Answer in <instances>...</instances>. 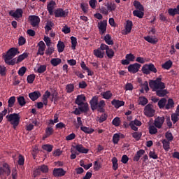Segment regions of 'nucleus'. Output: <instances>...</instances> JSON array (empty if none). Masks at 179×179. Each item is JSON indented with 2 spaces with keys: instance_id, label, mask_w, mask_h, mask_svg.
<instances>
[{
  "instance_id": "29",
  "label": "nucleus",
  "mask_w": 179,
  "mask_h": 179,
  "mask_svg": "<svg viewBox=\"0 0 179 179\" xmlns=\"http://www.w3.org/2000/svg\"><path fill=\"white\" fill-rule=\"evenodd\" d=\"M155 92L158 97H164V96H166V94H167L168 93L167 90H164V89L157 90Z\"/></svg>"
},
{
  "instance_id": "40",
  "label": "nucleus",
  "mask_w": 179,
  "mask_h": 179,
  "mask_svg": "<svg viewBox=\"0 0 179 179\" xmlns=\"http://www.w3.org/2000/svg\"><path fill=\"white\" fill-rule=\"evenodd\" d=\"M134 6L136 8V9H138V10H145L143 5H142L141 2L136 0L134 1Z\"/></svg>"
},
{
  "instance_id": "35",
  "label": "nucleus",
  "mask_w": 179,
  "mask_h": 179,
  "mask_svg": "<svg viewBox=\"0 0 179 179\" xmlns=\"http://www.w3.org/2000/svg\"><path fill=\"white\" fill-rule=\"evenodd\" d=\"M57 47L58 52H64V50H65V43L61 41H59Z\"/></svg>"
},
{
  "instance_id": "56",
  "label": "nucleus",
  "mask_w": 179,
  "mask_h": 179,
  "mask_svg": "<svg viewBox=\"0 0 179 179\" xmlns=\"http://www.w3.org/2000/svg\"><path fill=\"white\" fill-rule=\"evenodd\" d=\"M80 8H81L83 12H84V13H87V10H88L87 9L89 8V4L85 3H81Z\"/></svg>"
},
{
  "instance_id": "64",
  "label": "nucleus",
  "mask_w": 179,
  "mask_h": 179,
  "mask_svg": "<svg viewBox=\"0 0 179 179\" xmlns=\"http://www.w3.org/2000/svg\"><path fill=\"white\" fill-rule=\"evenodd\" d=\"M18 44L19 45H24V44H26V38L23 36H20L18 38Z\"/></svg>"
},
{
  "instance_id": "28",
  "label": "nucleus",
  "mask_w": 179,
  "mask_h": 179,
  "mask_svg": "<svg viewBox=\"0 0 179 179\" xmlns=\"http://www.w3.org/2000/svg\"><path fill=\"white\" fill-rule=\"evenodd\" d=\"M138 103L139 106H145L149 103V100H148L145 96H140L138 97Z\"/></svg>"
},
{
  "instance_id": "11",
  "label": "nucleus",
  "mask_w": 179,
  "mask_h": 179,
  "mask_svg": "<svg viewBox=\"0 0 179 179\" xmlns=\"http://www.w3.org/2000/svg\"><path fill=\"white\" fill-rule=\"evenodd\" d=\"M73 148L79 153H83L84 155H87V153H89V149L85 148L82 144H77L76 145H73Z\"/></svg>"
},
{
  "instance_id": "6",
  "label": "nucleus",
  "mask_w": 179,
  "mask_h": 179,
  "mask_svg": "<svg viewBox=\"0 0 179 179\" xmlns=\"http://www.w3.org/2000/svg\"><path fill=\"white\" fill-rule=\"evenodd\" d=\"M30 24L32 27H38L40 24V17L37 15H30L29 17Z\"/></svg>"
},
{
  "instance_id": "8",
  "label": "nucleus",
  "mask_w": 179,
  "mask_h": 179,
  "mask_svg": "<svg viewBox=\"0 0 179 179\" xmlns=\"http://www.w3.org/2000/svg\"><path fill=\"white\" fill-rule=\"evenodd\" d=\"M9 15L15 17V20L20 19V17H22L23 16V10L22 8H17L15 11L10 10Z\"/></svg>"
},
{
  "instance_id": "1",
  "label": "nucleus",
  "mask_w": 179,
  "mask_h": 179,
  "mask_svg": "<svg viewBox=\"0 0 179 179\" xmlns=\"http://www.w3.org/2000/svg\"><path fill=\"white\" fill-rule=\"evenodd\" d=\"M90 104L92 111H94V110H97L99 113H104L106 111V109H104V107H106V101L101 100L99 101V97L96 96L92 98L90 101Z\"/></svg>"
},
{
  "instance_id": "41",
  "label": "nucleus",
  "mask_w": 179,
  "mask_h": 179,
  "mask_svg": "<svg viewBox=\"0 0 179 179\" xmlns=\"http://www.w3.org/2000/svg\"><path fill=\"white\" fill-rule=\"evenodd\" d=\"M17 103L20 104L21 107L26 106V99H24V96H20L17 98Z\"/></svg>"
},
{
  "instance_id": "26",
  "label": "nucleus",
  "mask_w": 179,
  "mask_h": 179,
  "mask_svg": "<svg viewBox=\"0 0 179 179\" xmlns=\"http://www.w3.org/2000/svg\"><path fill=\"white\" fill-rule=\"evenodd\" d=\"M134 26V23L132 22V21L127 20L126 21V25H125V30H126V33H131V30H132V27Z\"/></svg>"
},
{
  "instance_id": "48",
  "label": "nucleus",
  "mask_w": 179,
  "mask_h": 179,
  "mask_svg": "<svg viewBox=\"0 0 179 179\" xmlns=\"http://www.w3.org/2000/svg\"><path fill=\"white\" fill-rule=\"evenodd\" d=\"M118 142H120V134L116 133L113 136V143L114 145H118Z\"/></svg>"
},
{
  "instance_id": "50",
  "label": "nucleus",
  "mask_w": 179,
  "mask_h": 179,
  "mask_svg": "<svg viewBox=\"0 0 179 179\" xmlns=\"http://www.w3.org/2000/svg\"><path fill=\"white\" fill-rule=\"evenodd\" d=\"M52 148L53 146L50 144H45L42 146V149H43V150H46V152H52Z\"/></svg>"
},
{
  "instance_id": "45",
  "label": "nucleus",
  "mask_w": 179,
  "mask_h": 179,
  "mask_svg": "<svg viewBox=\"0 0 179 179\" xmlns=\"http://www.w3.org/2000/svg\"><path fill=\"white\" fill-rule=\"evenodd\" d=\"M112 163H113V169L116 171V170H118V159H117V157H113L112 159Z\"/></svg>"
},
{
  "instance_id": "53",
  "label": "nucleus",
  "mask_w": 179,
  "mask_h": 179,
  "mask_svg": "<svg viewBox=\"0 0 179 179\" xmlns=\"http://www.w3.org/2000/svg\"><path fill=\"white\" fill-rule=\"evenodd\" d=\"M107 57L111 59L114 57V50L113 49L109 48L106 51Z\"/></svg>"
},
{
  "instance_id": "62",
  "label": "nucleus",
  "mask_w": 179,
  "mask_h": 179,
  "mask_svg": "<svg viewBox=\"0 0 179 179\" xmlns=\"http://www.w3.org/2000/svg\"><path fill=\"white\" fill-rule=\"evenodd\" d=\"M17 163L19 166H23L24 164V157H23V155H19Z\"/></svg>"
},
{
  "instance_id": "34",
  "label": "nucleus",
  "mask_w": 179,
  "mask_h": 179,
  "mask_svg": "<svg viewBox=\"0 0 179 179\" xmlns=\"http://www.w3.org/2000/svg\"><path fill=\"white\" fill-rule=\"evenodd\" d=\"M104 41L108 44V45H114V41H113V39L111 38V35L110 34H106L104 36Z\"/></svg>"
},
{
  "instance_id": "42",
  "label": "nucleus",
  "mask_w": 179,
  "mask_h": 179,
  "mask_svg": "<svg viewBox=\"0 0 179 179\" xmlns=\"http://www.w3.org/2000/svg\"><path fill=\"white\" fill-rule=\"evenodd\" d=\"M71 48L73 50H76V45H78V38L75 36H71Z\"/></svg>"
},
{
  "instance_id": "9",
  "label": "nucleus",
  "mask_w": 179,
  "mask_h": 179,
  "mask_svg": "<svg viewBox=\"0 0 179 179\" xmlns=\"http://www.w3.org/2000/svg\"><path fill=\"white\" fill-rule=\"evenodd\" d=\"M141 65L138 63H134L133 64L129 65L127 69L130 73H136L139 72Z\"/></svg>"
},
{
  "instance_id": "27",
  "label": "nucleus",
  "mask_w": 179,
  "mask_h": 179,
  "mask_svg": "<svg viewBox=\"0 0 179 179\" xmlns=\"http://www.w3.org/2000/svg\"><path fill=\"white\" fill-rule=\"evenodd\" d=\"M104 51H102L99 48L94 50V55L97 58H104Z\"/></svg>"
},
{
  "instance_id": "36",
  "label": "nucleus",
  "mask_w": 179,
  "mask_h": 179,
  "mask_svg": "<svg viewBox=\"0 0 179 179\" xmlns=\"http://www.w3.org/2000/svg\"><path fill=\"white\" fill-rule=\"evenodd\" d=\"M27 57H29V53L27 52H24L22 55H20L17 59L16 64H20V62H22V61L26 59Z\"/></svg>"
},
{
  "instance_id": "33",
  "label": "nucleus",
  "mask_w": 179,
  "mask_h": 179,
  "mask_svg": "<svg viewBox=\"0 0 179 179\" xmlns=\"http://www.w3.org/2000/svg\"><path fill=\"white\" fill-rule=\"evenodd\" d=\"M144 11L145 10H135L133 11V15L134 16H136V17H139V19H142L145 15Z\"/></svg>"
},
{
  "instance_id": "22",
  "label": "nucleus",
  "mask_w": 179,
  "mask_h": 179,
  "mask_svg": "<svg viewBox=\"0 0 179 179\" xmlns=\"http://www.w3.org/2000/svg\"><path fill=\"white\" fill-rule=\"evenodd\" d=\"M54 134V129L52 127H48L45 130V135L43 136V139L45 138H50L51 135Z\"/></svg>"
},
{
  "instance_id": "2",
  "label": "nucleus",
  "mask_w": 179,
  "mask_h": 179,
  "mask_svg": "<svg viewBox=\"0 0 179 179\" xmlns=\"http://www.w3.org/2000/svg\"><path fill=\"white\" fill-rule=\"evenodd\" d=\"M149 85L152 92H156V90L160 89H166V84L162 82V76H159L156 80H150Z\"/></svg>"
},
{
  "instance_id": "21",
  "label": "nucleus",
  "mask_w": 179,
  "mask_h": 179,
  "mask_svg": "<svg viewBox=\"0 0 179 179\" xmlns=\"http://www.w3.org/2000/svg\"><path fill=\"white\" fill-rule=\"evenodd\" d=\"M143 155H145V150H139L137 151L133 158L134 162H139V159L142 156H143Z\"/></svg>"
},
{
  "instance_id": "55",
  "label": "nucleus",
  "mask_w": 179,
  "mask_h": 179,
  "mask_svg": "<svg viewBox=\"0 0 179 179\" xmlns=\"http://www.w3.org/2000/svg\"><path fill=\"white\" fill-rule=\"evenodd\" d=\"M112 124L113 125H115V127H120V124H121V120H120V117H115L112 121Z\"/></svg>"
},
{
  "instance_id": "51",
  "label": "nucleus",
  "mask_w": 179,
  "mask_h": 179,
  "mask_svg": "<svg viewBox=\"0 0 179 179\" xmlns=\"http://www.w3.org/2000/svg\"><path fill=\"white\" fill-rule=\"evenodd\" d=\"M36 79V75L35 74H31L29 75L27 78V80L28 83L31 84L33 82H34V80Z\"/></svg>"
},
{
  "instance_id": "24",
  "label": "nucleus",
  "mask_w": 179,
  "mask_h": 179,
  "mask_svg": "<svg viewBox=\"0 0 179 179\" xmlns=\"http://www.w3.org/2000/svg\"><path fill=\"white\" fill-rule=\"evenodd\" d=\"M175 104L173 99H169L165 105V110H171L172 108H174Z\"/></svg>"
},
{
  "instance_id": "37",
  "label": "nucleus",
  "mask_w": 179,
  "mask_h": 179,
  "mask_svg": "<svg viewBox=\"0 0 179 179\" xmlns=\"http://www.w3.org/2000/svg\"><path fill=\"white\" fill-rule=\"evenodd\" d=\"M7 52L13 57H16V55L19 54V50L16 48H11Z\"/></svg>"
},
{
  "instance_id": "30",
  "label": "nucleus",
  "mask_w": 179,
  "mask_h": 179,
  "mask_svg": "<svg viewBox=\"0 0 179 179\" xmlns=\"http://www.w3.org/2000/svg\"><path fill=\"white\" fill-rule=\"evenodd\" d=\"M80 129L83 131V132H85V134H93L94 132V129L92 128H90L85 126H81Z\"/></svg>"
},
{
  "instance_id": "25",
  "label": "nucleus",
  "mask_w": 179,
  "mask_h": 179,
  "mask_svg": "<svg viewBox=\"0 0 179 179\" xmlns=\"http://www.w3.org/2000/svg\"><path fill=\"white\" fill-rule=\"evenodd\" d=\"M167 103V99L162 98L158 101V107L160 110H166V104Z\"/></svg>"
},
{
  "instance_id": "61",
  "label": "nucleus",
  "mask_w": 179,
  "mask_h": 179,
  "mask_svg": "<svg viewBox=\"0 0 179 179\" xmlns=\"http://www.w3.org/2000/svg\"><path fill=\"white\" fill-rule=\"evenodd\" d=\"M132 136L134 138V139H136V141H139L142 136V133L135 131L132 134Z\"/></svg>"
},
{
  "instance_id": "17",
  "label": "nucleus",
  "mask_w": 179,
  "mask_h": 179,
  "mask_svg": "<svg viewBox=\"0 0 179 179\" xmlns=\"http://www.w3.org/2000/svg\"><path fill=\"white\" fill-rule=\"evenodd\" d=\"M129 125L133 131H138L137 127H141V125H142V122L136 119L134 121L130 122Z\"/></svg>"
},
{
  "instance_id": "14",
  "label": "nucleus",
  "mask_w": 179,
  "mask_h": 179,
  "mask_svg": "<svg viewBox=\"0 0 179 179\" xmlns=\"http://www.w3.org/2000/svg\"><path fill=\"white\" fill-rule=\"evenodd\" d=\"M86 101V96L85 94H80L77 96V98L75 100V103L77 106H82L83 104H86L85 101Z\"/></svg>"
},
{
  "instance_id": "3",
  "label": "nucleus",
  "mask_w": 179,
  "mask_h": 179,
  "mask_svg": "<svg viewBox=\"0 0 179 179\" xmlns=\"http://www.w3.org/2000/svg\"><path fill=\"white\" fill-rule=\"evenodd\" d=\"M6 118H7L8 121L13 125L14 129H16V127H17L19 122H20V116L19 115V113H11L9 115H7Z\"/></svg>"
},
{
  "instance_id": "10",
  "label": "nucleus",
  "mask_w": 179,
  "mask_h": 179,
  "mask_svg": "<svg viewBox=\"0 0 179 179\" xmlns=\"http://www.w3.org/2000/svg\"><path fill=\"white\" fill-rule=\"evenodd\" d=\"M68 10H64L62 8H58L55 11V17H66L68 16Z\"/></svg>"
},
{
  "instance_id": "60",
  "label": "nucleus",
  "mask_w": 179,
  "mask_h": 179,
  "mask_svg": "<svg viewBox=\"0 0 179 179\" xmlns=\"http://www.w3.org/2000/svg\"><path fill=\"white\" fill-rule=\"evenodd\" d=\"M39 169L41 171V173H48V166L47 165H41L39 166Z\"/></svg>"
},
{
  "instance_id": "43",
  "label": "nucleus",
  "mask_w": 179,
  "mask_h": 179,
  "mask_svg": "<svg viewBox=\"0 0 179 179\" xmlns=\"http://www.w3.org/2000/svg\"><path fill=\"white\" fill-rule=\"evenodd\" d=\"M173 66V62L171 60H169L166 62L164 64H162L163 69L169 70Z\"/></svg>"
},
{
  "instance_id": "23",
  "label": "nucleus",
  "mask_w": 179,
  "mask_h": 179,
  "mask_svg": "<svg viewBox=\"0 0 179 179\" xmlns=\"http://www.w3.org/2000/svg\"><path fill=\"white\" fill-rule=\"evenodd\" d=\"M179 105L177 106L176 108V113H173L171 116V121L173 124H176V122H178L179 118Z\"/></svg>"
},
{
  "instance_id": "18",
  "label": "nucleus",
  "mask_w": 179,
  "mask_h": 179,
  "mask_svg": "<svg viewBox=\"0 0 179 179\" xmlns=\"http://www.w3.org/2000/svg\"><path fill=\"white\" fill-rule=\"evenodd\" d=\"M144 40L150 43V44H157L159 43V39L156 36H144Z\"/></svg>"
},
{
  "instance_id": "63",
  "label": "nucleus",
  "mask_w": 179,
  "mask_h": 179,
  "mask_svg": "<svg viewBox=\"0 0 179 179\" xmlns=\"http://www.w3.org/2000/svg\"><path fill=\"white\" fill-rule=\"evenodd\" d=\"M149 157L150 159H154L155 160L159 159V157L157 156V154H156V152H154V151H150V152H149Z\"/></svg>"
},
{
  "instance_id": "12",
  "label": "nucleus",
  "mask_w": 179,
  "mask_h": 179,
  "mask_svg": "<svg viewBox=\"0 0 179 179\" xmlns=\"http://www.w3.org/2000/svg\"><path fill=\"white\" fill-rule=\"evenodd\" d=\"M164 117H157L155 118L154 122V125L156 128H158V129H160L162 127H163V124H164Z\"/></svg>"
},
{
  "instance_id": "59",
  "label": "nucleus",
  "mask_w": 179,
  "mask_h": 179,
  "mask_svg": "<svg viewBox=\"0 0 179 179\" xmlns=\"http://www.w3.org/2000/svg\"><path fill=\"white\" fill-rule=\"evenodd\" d=\"M26 71H27V69L25 66H22L21 67L19 70H18V75L20 76H23L25 73H26Z\"/></svg>"
},
{
  "instance_id": "46",
  "label": "nucleus",
  "mask_w": 179,
  "mask_h": 179,
  "mask_svg": "<svg viewBox=\"0 0 179 179\" xmlns=\"http://www.w3.org/2000/svg\"><path fill=\"white\" fill-rule=\"evenodd\" d=\"M66 93H72L75 90V85L73 84H68L66 86Z\"/></svg>"
},
{
  "instance_id": "13",
  "label": "nucleus",
  "mask_w": 179,
  "mask_h": 179,
  "mask_svg": "<svg viewBox=\"0 0 179 179\" xmlns=\"http://www.w3.org/2000/svg\"><path fill=\"white\" fill-rule=\"evenodd\" d=\"M65 174H66V171H65L62 168H55L53 170L54 177H62Z\"/></svg>"
},
{
  "instance_id": "39",
  "label": "nucleus",
  "mask_w": 179,
  "mask_h": 179,
  "mask_svg": "<svg viewBox=\"0 0 179 179\" xmlns=\"http://www.w3.org/2000/svg\"><path fill=\"white\" fill-rule=\"evenodd\" d=\"M162 145L166 152H169V150H170V141L166 139H164L162 140Z\"/></svg>"
},
{
  "instance_id": "19",
  "label": "nucleus",
  "mask_w": 179,
  "mask_h": 179,
  "mask_svg": "<svg viewBox=\"0 0 179 179\" xmlns=\"http://www.w3.org/2000/svg\"><path fill=\"white\" fill-rule=\"evenodd\" d=\"M29 97L32 100V101H36L37 99L41 97V93L39 91H35L29 94Z\"/></svg>"
},
{
  "instance_id": "52",
  "label": "nucleus",
  "mask_w": 179,
  "mask_h": 179,
  "mask_svg": "<svg viewBox=\"0 0 179 179\" xmlns=\"http://www.w3.org/2000/svg\"><path fill=\"white\" fill-rule=\"evenodd\" d=\"M45 71H47L46 65H41L37 69L38 73H44V72H45Z\"/></svg>"
},
{
  "instance_id": "49",
  "label": "nucleus",
  "mask_w": 179,
  "mask_h": 179,
  "mask_svg": "<svg viewBox=\"0 0 179 179\" xmlns=\"http://www.w3.org/2000/svg\"><path fill=\"white\" fill-rule=\"evenodd\" d=\"M15 101H16L15 96H11L8 101V107H13L15 106Z\"/></svg>"
},
{
  "instance_id": "57",
  "label": "nucleus",
  "mask_w": 179,
  "mask_h": 179,
  "mask_svg": "<svg viewBox=\"0 0 179 179\" xmlns=\"http://www.w3.org/2000/svg\"><path fill=\"white\" fill-rule=\"evenodd\" d=\"M168 13L170 16H176V15H178V13H177V9L176 8H169L168 10Z\"/></svg>"
},
{
  "instance_id": "15",
  "label": "nucleus",
  "mask_w": 179,
  "mask_h": 179,
  "mask_svg": "<svg viewBox=\"0 0 179 179\" xmlns=\"http://www.w3.org/2000/svg\"><path fill=\"white\" fill-rule=\"evenodd\" d=\"M38 50L37 52V55H44V51H45V43H44V41H41L38 43Z\"/></svg>"
},
{
  "instance_id": "58",
  "label": "nucleus",
  "mask_w": 179,
  "mask_h": 179,
  "mask_svg": "<svg viewBox=\"0 0 179 179\" xmlns=\"http://www.w3.org/2000/svg\"><path fill=\"white\" fill-rule=\"evenodd\" d=\"M125 58L130 62H134V61H135V56L132 53L126 55Z\"/></svg>"
},
{
  "instance_id": "32",
  "label": "nucleus",
  "mask_w": 179,
  "mask_h": 179,
  "mask_svg": "<svg viewBox=\"0 0 179 179\" xmlns=\"http://www.w3.org/2000/svg\"><path fill=\"white\" fill-rule=\"evenodd\" d=\"M62 59L60 58H53L50 60V64L52 66H58L60 64H62Z\"/></svg>"
},
{
  "instance_id": "5",
  "label": "nucleus",
  "mask_w": 179,
  "mask_h": 179,
  "mask_svg": "<svg viewBox=\"0 0 179 179\" xmlns=\"http://www.w3.org/2000/svg\"><path fill=\"white\" fill-rule=\"evenodd\" d=\"M155 113H156V110L153 108V105L148 103L145 106L144 114L146 117L152 118V117L155 116Z\"/></svg>"
},
{
  "instance_id": "16",
  "label": "nucleus",
  "mask_w": 179,
  "mask_h": 179,
  "mask_svg": "<svg viewBox=\"0 0 179 179\" xmlns=\"http://www.w3.org/2000/svg\"><path fill=\"white\" fill-rule=\"evenodd\" d=\"M55 5H57V3H55L54 0L50 1L47 5V9L50 16L54 15V8Z\"/></svg>"
},
{
  "instance_id": "4",
  "label": "nucleus",
  "mask_w": 179,
  "mask_h": 179,
  "mask_svg": "<svg viewBox=\"0 0 179 179\" xmlns=\"http://www.w3.org/2000/svg\"><path fill=\"white\" fill-rule=\"evenodd\" d=\"M142 72L144 75H150V72L153 73H157V69L155 66L153 64H145L142 67Z\"/></svg>"
},
{
  "instance_id": "44",
  "label": "nucleus",
  "mask_w": 179,
  "mask_h": 179,
  "mask_svg": "<svg viewBox=\"0 0 179 179\" xmlns=\"http://www.w3.org/2000/svg\"><path fill=\"white\" fill-rule=\"evenodd\" d=\"M2 169L4 171L6 176L10 175V169H9V165L8 164H3Z\"/></svg>"
},
{
  "instance_id": "54",
  "label": "nucleus",
  "mask_w": 179,
  "mask_h": 179,
  "mask_svg": "<svg viewBox=\"0 0 179 179\" xmlns=\"http://www.w3.org/2000/svg\"><path fill=\"white\" fill-rule=\"evenodd\" d=\"M157 132V129L156 128V126L149 127V133L150 134V135H156Z\"/></svg>"
},
{
  "instance_id": "20",
  "label": "nucleus",
  "mask_w": 179,
  "mask_h": 179,
  "mask_svg": "<svg viewBox=\"0 0 179 179\" xmlns=\"http://www.w3.org/2000/svg\"><path fill=\"white\" fill-rule=\"evenodd\" d=\"M111 104L112 106H114L115 108H120V107L125 106V102L124 101L113 99L111 101Z\"/></svg>"
},
{
  "instance_id": "31",
  "label": "nucleus",
  "mask_w": 179,
  "mask_h": 179,
  "mask_svg": "<svg viewBox=\"0 0 179 179\" xmlns=\"http://www.w3.org/2000/svg\"><path fill=\"white\" fill-rule=\"evenodd\" d=\"M79 110L81 113H87L89 111V104L85 103L81 106H78Z\"/></svg>"
},
{
  "instance_id": "47",
  "label": "nucleus",
  "mask_w": 179,
  "mask_h": 179,
  "mask_svg": "<svg viewBox=\"0 0 179 179\" xmlns=\"http://www.w3.org/2000/svg\"><path fill=\"white\" fill-rule=\"evenodd\" d=\"M165 138L167 139L168 141L169 142H173V139H174V136H173V134H171V132H169L167 131L165 134Z\"/></svg>"
},
{
  "instance_id": "38",
  "label": "nucleus",
  "mask_w": 179,
  "mask_h": 179,
  "mask_svg": "<svg viewBox=\"0 0 179 179\" xmlns=\"http://www.w3.org/2000/svg\"><path fill=\"white\" fill-rule=\"evenodd\" d=\"M101 94L102 95L103 99H105V100H110V99L113 97V93H111V91H106Z\"/></svg>"
},
{
  "instance_id": "7",
  "label": "nucleus",
  "mask_w": 179,
  "mask_h": 179,
  "mask_svg": "<svg viewBox=\"0 0 179 179\" xmlns=\"http://www.w3.org/2000/svg\"><path fill=\"white\" fill-rule=\"evenodd\" d=\"M98 29L99 30V34L103 36V34L107 31V20H103L99 22Z\"/></svg>"
}]
</instances>
